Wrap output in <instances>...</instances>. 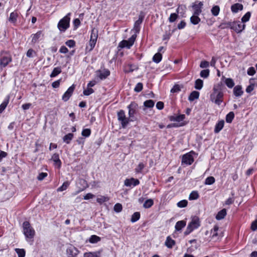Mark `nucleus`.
<instances>
[{
  "instance_id": "f257e3e1",
  "label": "nucleus",
  "mask_w": 257,
  "mask_h": 257,
  "mask_svg": "<svg viewBox=\"0 0 257 257\" xmlns=\"http://www.w3.org/2000/svg\"><path fill=\"white\" fill-rule=\"evenodd\" d=\"M224 94L220 85H214L212 92L210 95V100L215 104L220 105L223 101Z\"/></svg>"
},
{
  "instance_id": "f03ea898",
  "label": "nucleus",
  "mask_w": 257,
  "mask_h": 257,
  "mask_svg": "<svg viewBox=\"0 0 257 257\" xmlns=\"http://www.w3.org/2000/svg\"><path fill=\"white\" fill-rule=\"evenodd\" d=\"M200 225L199 218L197 216L192 217L191 221L188 224V226L184 232L185 235L189 234L194 230L197 229Z\"/></svg>"
},
{
  "instance_id": "7ed1b4c3",
  "label": "nucleus",
  "mask_w": 257,
  "mask_h": 257,
  "mask_svg": "<svg viewBox=\"0 0 257 257\" xmlns=\"http://www.w3.org/2000/svg\"><path fill=\"white\" fill-rule=\"evenodd\" d=\"M71 13H68L59 22L57 27L61 32H65L69 27L70 25Z\"/></svg>"
},
{
  "instance_id": "20e7f679",
  "label": "nucleus",
  "mask_w": 257,
  "mask_h": 257,
  "mask_svg": "<svg viewBox=\"0 0 257 257\" xmlns=\"http://www.w3.org/2000/svg\"><path fill=\"white\" fill-rule=\"evenodd\" d=\"M23 232L27 238L34 237L35 231L28 221H25L23 224Z\"/></svg>"
},
{
  "instance_id": "39448f33",
  "label": "nucleus",
  "mask_w": 257,
  "mask_h": 257,
  "mask_svg": "<svg viewBox=\"0 0 257 257\" xmlns=\"http://www.w3.org/2000/svg\"><path fill=\"white\" fill-rule=\"evenodd\" d=\"M227 25L229 28L237 33L242 32L245 27L244 24H242V23L239 21L230 22L227 24Z\"/></svg>"
},
{
  "instance_id": "423d86ee",
  "label": "nucleus",
  "mask_w": 257,
  "mask_h": 257,
  "mask_svg": "<svg viewBox=\"0 0 257 257\" xmlns=\"http://www.w3.org/2000/svg\"><path fill=\"white\" fill-rule=\"evenodd\" d=\"M138 107V104L135 102H132L128 106V115L130 121H134L135 119V115L136 113Z\"/></svg>"
},
{
  "instance_id": "0eeeda50",
  "label": "nucleus",
  "mask_w": 257,
  "mask_h": 257,
  "mask_svg": "<svg viewBox=\"0 0 257 257\" xmlns=\"http://www.w3.org/2000/svg\"><path fill=\"white\" fill-rule=\"evenodd\" d=\"M11 61L12 57L10 54L6 53H2L0 58V67H5Z\"/></svg>"
},
{
  "instance_id": "6e6552de",
  "label": "nucleus",
  "mask_w": 257,
  "mask_h": 257,
  "mask_svg": "<svg viewBox=\"0 0 257 257\" xmlns=\"http://www.w3.org/2000/svg\"><path fill=\"white\" fill-rule=\"evenodd\" d=\"M136 36L133 35L128 40H123L119 44V47L120 48L126 47L127 48H130L132 47L136 40Z\"/></svg>"
},
{
  "instance_id": "1a4fd4ad",
  "label": "nucleus",
  "mask_w": 257,
  "mask_h": 257,
  "mask_svg": "<svg viewBox=\"0 0 257 257\" xmlns=\"http://www.w3.org/2000/svg\"><path fill=\"white\" fill-rule=\"evenodd\" d=\"M118 119L120 122L122 127L124 128L128 123L129 120L128 118L125 117V113L124 111L120 110L117 113Z\"/></svg>"
},
{
  "instance_id": "9d476101",
  "label": "nucleus",
  "mask_w": 257,
  "mask_h": 257,
  "mask_svg": "<svg viewBox=\"0 0 257 257\" xmlns=\"http://www.w3.org/2000/svg\"><path fill=\"white\" fill-rule=\"evenodd\" d=\"M97 39V31L95 29H92L89 41V45L90 46V50H92L95 47Z\"/></svg>"
},
{
  "instance_id": "9b49d317",
  "label": "nucleus",
  "mask_w": 257,
  "mask_h": 257,
  "mask_svg": "<svg viewBox=\"0 0 257 257\" xmlns=\"http://www.w3.org/2000/svg\"><path fill=\"white\" fill-rule=\"evenodd\" d=\"M191 153H187L183 156L182 162L187 165H191L194 162V158Z\"/></svg>"
},
{
  "instance_id": "f8f14e48",
  "label": "nucleus",
  "mask_w": 257,
  "mask_h": 257,
  "mask_svg": "<svg viewBox=\"0 0 257 257\" xmlns=\"http://www.w3.org/2000/svg\"><path fill=\"white\" fill-rule=\"evenodd\" d=\"M78 249L72 245H69L66 249L68 257H75L78 254Z\"/></svg>"
},
{
  "instance_id": "ddd939ff",
  "label": "nucleus",
  "mask_w": 257,
  "mask_h": 257,
  "mask_svg": "<svg viewBox=\"0 0 257 257\" xmlns=\"http://www.w3.org/2000/svg\"><path fill=\"white\" fill-rule=\"evenodd\" d=\"M75 86L74 84H73L71 86L68 88L67 90L64 93L63 95L62 96V100L64 101H67L70 98V97L72 95V93L74 90Z\"/></svg>"
},
{
  "instance_id": "4468645a",
  "label": "nucleus",
  "mask_w": 257,
  "mask_h": 257,
  "mask_svg": "<svg viewBox=\"0 0 257 257\" xmlns=\"http://www.w3.org/2000/svg\"><path fill=\"white\" fill-rule=\"evenodd\" d=\"M140 184V181L138 179L132 178L131 179H127L124 181V185L127 187H131L132 186H136Z\"/></svg>"
},
{
  "instance_id": "2eb2a0df",
  "label": "nucleus",
  "mask_w": 257,
  "mask_h": 257,
  "mask_svg": "<svg viewBox=\"0 0 257 257\" xmlns=\"http://www.w3.org/2000/svg\"><path fill=\"white\" fill-rule=\"evenodd\" d=\"M203 5V3L201 2H198V3H195L192 6L193 9H194L193 14L199 15L202 12V8Z\"/></svg>"
},
{
  "instance_id": "dca6fc26",
  "label": "nucleus",
  "mask_w": 257,
  "mask_h": 257,
  "mask_svg": "<svg viewBox=\"0 0 257 257\" xmlns=\"http://www.w3.org/2000/svg\"><path fill=\"white\" fill-rule=\"evenodd\" d=\"M144 17L139 16V19L136 21L134 24V30L136 33H138L140 31L141 25L143 22Z\"/></svg>"
},
{
  "instance_id": "f3484780",
  "label": "nucleus",
  "mask_w": 257,
  "mask_h": 257,
  "mask_svg": "<svg viewBox=\"0 0 257 257\" xmlns=\"http://www.w3.org/2000/svg\"><path fill=\"white\" fill-rule=\"evenodd\" d=\"M219 227L217 225L214 226L213 228L211 230V238L214 240H218L219 237L218 234V230Z\"/></svg>"
},
{
  "instance_id": "a211bd4d",
  "label": "nucleus",
  "mask_w": 257,
  "mask_h": 257,
  "mask_svg": "<svg viewBox=\"0 0 257 257\" xmlns=\"http://www.w3.org/2000/svg\"><path fill=\"white\" fill-rule=\"evenodd\" d=\"M243 5L239 3L233 4L231 7V11L233 13H237L243 10Z\"/></svg>"
},
{
  "instance_id": "6ab92c4d",
  "label": "nucleus",
  "mask_w": 257,
  "mask_h": 257,
  "mask_svg": "<svg viewBox=\"0 0 257 257\" xmlns=\"http://www.w3.org/2000/svg\"><path fill=\"white\" fill-rule=\"evenodd\" d=\"M185 118V115L184 114H180L178 115H173L169 117V119L171 121H177L180 122L183 120Z\"/></svg>"
},
{
  "instance_id": "aec40b11",
  "label": "nucleus",
  "mask_w": 257,
  "mask_h": 257,
  "mask_svg": "<svg viewBox=\"0 0 257 257\" xmlns=\"http://www.w3.org/2000/svg\"><path fill=\"white\" fill-rule=\"evenodd\" d=\"M109 74L110 71L107 69L101 70L97 72V75L101 79H105Z\"/></svg>"
},
{
  "instance_id": "412c9836",
  "label": "nucleus",
  "mask_w": 257,
  "mask_h": 257,
  "mask_svg": "<svg viewBox=\"0 0 257 257\" xmlns=\"http://www.w3.org/2000/svg\"><path fill=\"white\" fill-rule=\"evenodd\" d=\"M224 121L223 120H219L215 125L214 132L215 133H218L223 127Z\"/></svg>"
},
{
  "instance_id": "4be33fe9",
  "label": "nucleus",
  "mask_w": 257,
  "mask_h": 257,
  "mask_svg": "<svg viewBox=\"0 0 257 257\" xmlns=\"http://www.w3.org/2000/svg\"><path fill=\"white\" fill-rule=\"evenodd\" d=\"M43 36L42 31H40L37 32L36 34H33L31 36L32 37V42L33 43H36L41 37Z\"/></svg>"
},
{
  "instance_id": "5701e85b",
  "label": "nucleus",
  "mask_w": 257,
  "mask_h": 257,
  "mask_svg": "<svg viewBox=\"0 0 257 257\" xmlns=\"http://www.w3.org/2000/svg\"><path fill=\"white\" fill-rule=\"evenodd\" d=\"M186 224V222L184 220H180L176 222L175 224V230L176 231H180L182 230L183 228H184Z\"/></svg>"
},
{
  "instance_id": "b1692460",
  "label": "nucleus",
  "mask_w": 257,
  "mask_h": 257,
  "mask_svg": "<svg viewBox=\"0 0 257 257\" xmlns=\"http://www.w3.org/2000/svg\"><path fill=\"white\" fill-rule=\"evenodd\" d=\"M52 160L54 162V165L57 166L58 168H60L61 165V162L59 159V155L57 154H54L51 158Z\"/></svg>"
},
{
  "instance_id": "393cba45",
  "label": "nucleus",
  "mask_w": 257,
  "mask_h": 257,
  "mask_svg": "<svg viewBox=\"0 0 257 257\" xmlns=\"http://www.w3.org/2000/svg\"><path fill=\"white\" fill-rule=\"evenodd\" d=\"M243 92L242 90V87L240 85H236L233 88V93L235 96H240Z\"/></svg>"
},
{
  "instance_id": "a878e982",
  "label": "nucleus",
  "mask_w": 257,
  "mask_h": 257,
  "mask_svg": "<svg viewBox=\"0 0 257 257\" xmlns=\"http://www.w3.org/2000/svg\"><path fill=\"white\" fill-rule=\"evenodd\" d=\"M226 214V210L225 209H223L217 213L215 216V218L218 220H221L225 217Z\"/></svg>"
},
{
  "instance_id": "bb28decb",
  "label": "nucleus",
  "mask_w": 257,
  "mask_h": 257,
  "mask_svg": "<svg viewBox=\"0 0 257 257\" xmlns=\"http://www.w3.org/2000/svg\"><path fill=\"white\" fill-rule=\"evenodd\" d=\"M18 17V13L16 11H14L11 13L9 20L11 23L15 24L17 22Z\"/></svg>"
},
{
  "instance_id": "cd10ccee",
  "label": "nucleus",
  "mask_w": 257,
  "mask_h": 257,
  "mask_svg": "<svg viewBox=\"0 0 257 257\" xmlns=\"http://www.w3.org/2000/svg\"><path fill=\"white\" fill-rule=\"evenodd\" d=\"M199 92L197 91H192L189 96V100L190 101H193L195 99H198L199 96Z\"/></svg>"
},
{
  "instance_id": "c85d7f7f",
  "label": "nucleus",
  "mask_w": 257,
  "mask_h": 257,
  "mask_svg": "<svg viewBox=\"0 0 257 257\" xmlns=\"http://www.w3.org/2000/svg\"><path fill=\"white\" fill-rule=\"evenodd\" d=\"M84 257H100V251L85 252Z\"/></svg>"
},
{
  "instance_id": "c756f323",
  "label": "nucleus",
  "mask_w": 257,
  "mask_h": 257,
  "mask_svg": "<svg viewBox=\"0 0 257 257\" xmlns=\"http://www.w3.org/2000/svg\"><path fill=\"white\" fill-rule=\"evenodd\" d=\"M175 244V241L172 239L170 236H168L167 237L166 240L165 241V245L168 248H172Z\"/></svg>"
},
{
  "instance_id": "7c9ffc66",
  "label": "nucleus",
  "mask_w": 257,
  "mask_h": 257,
  "mask_svg": "<svg viewBox=\"0 0 257 257\" xmlns=\"http://www.w3.org/2000/svg\"><path fill=\"white\" fill-rule=\"evenodd\" d=\"M198 15H194L190 18V22L193 25L198 24L201 21L200 19L198 17Z\"/></svg>"
},
{
  "instance_id": "2f4dec72",
  "label": "nucleus",
  "mask_w": 257,
  "mask_h": 257,
  "mask_svg": "<svg viewBox=\"0 0 257 257\" xmlns=\"http://www.w3.org/2000/svg\"><path fill=\"white\" fill-rule=\"evenodd\" d=\"M203 81L200 79H198L195 82V88L197 90H200L203 87Z\"/></svg>"
},
{
  "instance_id": "473e14b6",
  "label": "nucleus",
  "mask_w": 257,
  "mask_h": 257,
  "mask_svg": "<svg viewBox=\"0 0 257 257\" xmlns=\"http://www.w3.org/2000/svg\"><path fill=\"white\" fill-rule=\"evenodd\" d=\"M199 197V193L196 191H193L191 192L189 196L190 200H196Z\"/></svg>"
},
{
  "instance_id": "72a5a7b5",
  "label": "nucleus",
  "mask_w": 257,
  "mask_h": 257,
  "mask_svg": "<svg viewBox=\"0 0 257 257\" xmlns=\"http://www.w3.org/2000/svg\"><path fill=\"white\" fill-rule=\"evenodd\" d=\"M69 185H70L69 182H68V181L64 182L63 183L62 185L61 186H60V187H59L57 189V192H62L64 190H66L69 187Z\"/></svg>"
},
{
  "instance_id": "f704fd0d",
  "label": "nucleus",
  "mask_w": 257,
  "mask_h": 257,
  "mask_svg": "<svg viewBox=\"0 0 257 257\" xmlns=\"http://www.w3.org/2000/svg\"><path fill=\"white\" fill-rule=\"evenodd\" d=\"M162 59V55L160 53H157L153 57V61L156 63H159Z\"/></svg>"
},
{
  "instance_id": "c9c22d12",
  "label": "nucleus",
  "mask_w": 257,
  "mask_h": 257,
  "mask_svg": "<svg viewBox=\"0 0 257 257\" xmlns=\"http://www.w3.org/2000/svg\"><path fill=\"white\" fill-rule=\"evenodd\" d=\"M154 204V201L152 199H149L145 201L143 204V207L145 208H149Z\"/></svg>"
},
{
  "instance_id": "e433bc0d",
  "label": "nucleus",
  "mask_w": 257,
  "mask_h": 257,
  "mask_svg": "<svg viewBox=\"0 0 257 257\" xmlns=\"http://www.w3.org/2000/svg\"><path fill=\"white\" fill-rule=\"evenodd\" d=\"M234 117L233 112H229L226 116V121L228 123H231Z\"/></svg>"
},
{
  "instance_id": "4c0bfd02",
  "label": "nucleus",
  "mask_w": 257,
  "mask_h": 257,
  "mask_svg": "<svg viewBox=\"0 0 257 257\" xmlns=\"http://www.w3.org/2000/svg\"><path fill=\"white\" fill-rule=\"evenodd\" d=\"M211 12L212 14L214 16H218L219 13V12H220L219 7L218 6H213L211 10Z\"/></svg>"
},
{
  "instance_id": "58836bf2",
  "label": "nucleus",
  "mask_w": 257,
  "mask_h": 257,
  "mask_svg": "<svg viewBox=\"0 0 257 257\" xmlns=\"http://www.w3.org/2000/svg\"><path fill=\"white\" fill-rule=\"evenodd\" d=\"M140 218V213L139 212H135L131 217V221L132 222H135L137 221Z\"/></svg>"
},
{
  "instance_id": "ea45409f",
  "label": "nucleus",
  "mask_w": 257,
  "mask_h": 257,
  "mask_svg": "<svg viewBox=\"0 0 257 257\" xmlns=\"http://www.w3.org/2000/svg\"><path fill=\"white\" fill-rule=\"evenodd\" d=\"M215 180L214 177L212 176H210L206 178V179L205 180L204 184L205 185H210L213 184L215 182Z\"/></svg>"
},
{
  "instance_id": "a19ab883",
  "label": "nucleus",
  "mask_w": 257,
  "mask_h": 257,
  "mask_svg": "<svg viewBox=\"0 0 257 257\" xmlns=\"http://www.w3.org/2000/svg\"><path fill=\"white\" fill-rule=\"evenodd\" d=\"M61 72V69L60 67H56L54 68L53 69L52 72L50 74L51 77H54L58 75L59 74H60Z\"/></svg>"
},
{
  "instance_id": "79ce46f5",
  "label": "nucleus",
  "mask_w": 257,
  "mask_h": 257,
  "mask_svg": "<svg viewBox=\"0 0 257 257\" xmlns=\"http://www.w3.org/2000/svg\"><path fill=\"white\" fill-rule=\"evenodd\" d=\"M145 167V165L143 163H140L138 166L135 168V172L136 173H141L142 170Z\"/></svg>"
},
{
  "instance_id": "37998d69",
  "label": "nucleus",
  "mask_w": 257,
  "mask_h": 257,
  "mask_svg": "<svg viewBox=\"0 0 257 257\" xmlns=\"http://www.w3.org/2000/svg\"><path fill=\"white\" fill-rule=\"evenodd\" d=\"M182 86L181 85L176 84L171 90V92L173 93H179L181 90Z\"/></svg>"
},
{
  "instance_id": "c03bdc74",
  "label": "nucleus",
  "mask_w": 257,
  "mask_h": 257,
  "mask_svg": "<svg viewBox=\"0 0 257 257\" xmlns=\"http://www.w3.org/2000/svg\"><path fill=\"white\" fill-rule=\"evenodd\" d=\"M155 103L153 100L149 99L145 101L144 102V105L146 107L152 108L154 106Z\"/></svg>"
},
{
  "instance_id": "a18cd8bd",
  "label": "nucleus",
  "mask_w": 257,
  "mask_h": 257,
  "mask_svg": "<svg viewBox=\"0 0 257 257\" xmlns=\"http://www.w3.org/2000/svg\"><path fill=\"white\" fill-rule=\"evenodd\" d=\"M225 83L230 88H232L234 85V81L231 78H226L225 80Z\"/></svg>"
},
{
  "instance_id": "49530a36",
  "label": "nucleus",
  "mask_w": 257,
  "mask_h": 257,
  "mask_svg": "<svg viewBox=\"0 0 257 257\" xmlns=\"http://www.w3.org/2000/svg\"><path fill=\"white\" fill-rule=\"evenodd\" d=\"M188 201L187 200H182L177 203V206L179 208H184L187 206Z\"/></svg>"
},
{
  "instance_id": "de8ad7c7",
  "label": "nucleus",
  "mask_w": 257,
  "mask_h": 257,
  "mask_svg": "<svg viewBox=\"0 0 257 257\" xmlns=\"http://www.w3.org/2000/svg\"><path fill=\"white\" fill-rule=\"evenodd\" d=\"M73 135L71 133H69L65 135L63 138V141L67 144H69L70 141L72 139Z\"/></svg>"
},
{
  "instance_id": "09e8293b",
  "label": "nucleus",
  "mask_w": 257,
  "mask_h": 257,
  "mask_svg": "<svg viewBox=\"0 0 257 257\" xmlns=\"http://www.w3.org/2000/svg\"><path fill=\"white\" fill-rule=\"evenodd\" d=\"M100 240V238L95 235H93L89 239V241L90 243H96Z\"/></svg>"
},
{
  "instance_id": "8fccbe9b",
  "label": "nucleus",
  "mask_w": 257,
  "mask_h": 257,
  "mask_svg": "<svg viewBox=\"0 0 257 257\" xmlns=\"http://www.w3.org/2000/svg\"><path fill=\"white\" fill-rule=\"evenodd\" d=\"M15 251L17 253L19 257H25L26 252L24 249L16 248Z\"/></svg>"
},
{
  "instance_id": "3c124183",
  "label": "nucleus",
  "mask_w": 257,
  "mask_h": 257,
  "mask_svg": "<svg viewBox=\"0 0 257 257\" xmlns=\"http://www.w3.org/2000/svg\"><path fill=\"white\" fill-rule=\"evenodd\" d=\"M200 76L204 78H206L209 75V70L208 69L203 70L200 72Z\"/></svg>"
},
{
  "instance_id": "603ef678",
  "label": "nucleus",
  "mask_w": 257,
  "mask_h": 257,
  "mask_svg": "<svg viewBox=\"0 0 257 257\" xmlns=\"http://www.w3.org/2000/svg\"><path fill=\"white\" fill-rule=\"evenodd\" d=\"M251 14L250 12H247L241 18L242 23H245L249 21Z\"/></svg>"
},
{
  "instance_id": "864d4df0",
  "label": "nucleus",
  "mask_w": 257,
  "mask_h": 257,
  "mask_svg": "<svg viewBox=\"0 0 257 257\" xmlns=\"http://www.w3.org/2000/svg\"><path fill=\"white\" fill-rule=\"evenodd\" d=\"M178 14L176 13H172L170 15V17L169 18V21L170 23L174 22L176 19L178 18Z\"/></svg>"
},
{
  "instance_id": "5fc2aeb1",
  "label": "nucleus",
  "mask_w": 257,
  "mask_h": 257,
  "mask_svg": "<svg viewBox=\"0 0 257 257\" xmlns=\"http://www.w3.org/2000/svg\"><path fill=\"white\" fill-rule=\"evenodd\" d=\"M122 205L120 203H116L113 206V210L115 211L116 212H120L122 210Z\"/></svg>"
},
{
  "instance_id": "6e6d98bb",
  "label": "nucleus",
  "mask_w": 257,
  "mask_h": 257,
  "mask_svg": "<svg viewBox=\"0 0 257 257\" xmlns=\"http://www.w3.org/2000/svg\"><path fill=\"white\" fill-rule=\"evenodd\" d=\"M108 200V199L107 197L103 196H100L97 198V202L100 204H102V203L107 201Z\"/></svg>"
},
{
  "instance_id": "4d7b16f0",
  "label": "nucleus",
  "mask_w": 257,
  "mask_h": 257,
  "mask_svg": "<svg viewBox=\"0 0 257 257\" xmlns=\"http://www.w3.org/2000/svg\"><path fill=\"white\" fill-rule=\"evenodd\" d=\"M255 73V70L253 67H250L247 70V74L249 76H253Z\"/></svg>"
},
{
  "instance_id": "13d9d810",
  "label": "nucleus",
  "mask_w": 257,
  "mask_h": 257,
  "mask_svg": "<svg viewBox=\"0 0 257 257\" xmlns=\"http://www.w3.org/2000/svg\"><path fill=\"white\" fill-rule=\"evenodd\" d=\"M91 130L89 128L84 129L82 132V135L85 137H88L90 135Z\"/></svg>"
},
{
  "instance_id": "bf43d9fd",
  "label": "nucleus",
  "mask_w": 257,
  "mask_h": 257,
  "mask_svg": "<svg viewBox=\"0 0 257 257\" xmlns=\"http://www.w3.org/2000/svg\"><path fill=\"white\" fill-rule=\"evenodd\" d=\"M9 100L4 101L0 105V113H2L3 111L7 107Z\"/></svg>"
},
{
  "instance_id": "052dcab7",
  "label": "nucleus",
  "mask_w": 257,
  "mask_h": 257,
  "mask_svg": "<svg viewBox=\"0 0 257 257\" xmlns=\"http://www.w3.org/2000/svg\"><path fill=\"white\" fill-rule=\"evenodd\" d=\"M209 66V63L206 61H202L201 62L200 67L202 68H205L208 67Z\"/></svg>"
},
{
  "instance_id": "680f3d73",
  "label": "nucleus",
  "mask_w": 257,
  "mask_h": 257,
  "mask_svg": "<svg viewBox=\"0 0 257 257\" xmlns=\"http://www.w3.org/2000/svg\"><path fill=\"white\" fill-rule=\"evenodd\" d=\"M93 92L94 91L92 88L88 87L87 89L83 91V94L85 95H89L93 93Z\"/></svg>"
},
{
  "instance_id": "e2e57ef3",
  "label": "nucleus",
  "mask_w": 257,
  "mask_h": 257,
  "mask_svg": "<svg viewBox=\"0 0 257 257\" xmlns=\"http://www.w3.org/2000/svg\"><path fill=\"white\" fill-rule=\"evenodd\" d=\"M143 89V84L141 83H138L135 88V91L136 92H140Z\"/></svg>"
},
{
  "instance_id": "0e129e2a",
  "label": "nucleus",
  "mask_w": 257,
  "mask_h": 257,
  "mask_svg": "<svg viewBox=\"0 0 257 257\" xmlns=\"http://www.w3.org/2000/svg\"><path fill=\"white\" fill-rule=\"evenodd\" d=\"M75 44V41L72 40H69L66 42V45L70 48L73 47Z\"/></svg>"
},
{
  "instance_id": "69168bd1",
  "label": "nucleus",
  "mask_w": 257,
  "mask_h": 257,
  "mask_svg": "<svg viewBox=\"0 0 257 257\" xmlns=\"http://www.w3.org/2000/svg\"><path fill=\"white\" fill-rule=\"evenodd\" d=\"M186 26V23L184 21H182L178 24L177 28L179 30L184 29Z\"/></svg>"
},
{
  "instance_id": "338daca9",
  "label": "nucleus",
  "mask_w": 257,
  "mask_h": 257,
  "mask_svg": "<svg viewBox=\"0 0 257 257\" xmlns=\"http://www.w3.org/2000/svg\"><path fill=\"white\" fill-rule=\"evenodd\" d=\"M47 176V174L46 173H41L38 176L37 179L41 181L43 180Z\"/></svg>"
},
{
  "instance_id": "774afa93",
  "label": "nucleus",
  "mask_w": 257,
  "mask_h": 257,
  "mask_svg": "<svg viewBox=\"0 0 257 257\" xmlns=\"http://www.w3.org/2000/svg\"><path fill=\"white\" fill-rule=\"evenodd\" d=\"M251 229L255 231L257 229V220L253 221L251 224Z\"/></svg>"
}]
</instances>
